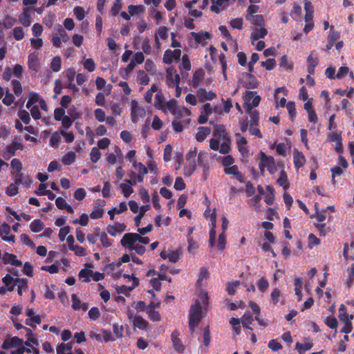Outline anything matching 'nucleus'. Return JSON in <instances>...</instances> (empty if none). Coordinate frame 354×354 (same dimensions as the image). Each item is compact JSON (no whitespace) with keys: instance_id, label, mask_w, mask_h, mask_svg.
Segmentation results:
<instances>
[{"instance_id":"39448f33","label":"nucleus","mask_w":354,"mask_h":354,"mask_svg":"<svg viewBox=\"0 0 354 354\" xmlns=\"http://www.w3.org/2000/svg\"><path fill=\"white\" fill-rule=\"evenodd\" d=\"M69 37L67 32L60 25L55 28V32L51 39L53 46L60 48L62 43H66Z\"/></svg>"},{"instance_id":"20e7f679","label":"nucleus","mask_w":354,"mask_h":354,"mask_svg":"<svg viewBox=\"0 0 354 354\" xmlns=\"http://www.w3.org/2000/svg\"><path fill=\"white\" fill-rule=\"evenodd\" d=\"M133 167L135 169V171L130 170L128 172L129 178L126 180H129L133 184L142 183L145 175L147 174V168L140 162H133Z\"/></svg>"},{"instance_id":"4d7b16f0","label":"nucleus","mask_w":354,"mask_h":354,"mask_svg":"<svg viewBox=\"0 0 354 354\" xmlns=\"http://www.w3.org/2000/svg\"><path fill=\"white\" fill-rule=\"evenodd\" d=\"M166 111H163L165 113H171L175 115L177 112V104L176 100H171L165 104Z\"/></svg>"},{"instance_id":"6e6552de","label":"nucleus","mask_w":354,"mask_h":354,"mask_svg":"<svg viewBox=\"0 0 354 354\" xmlns=\"http://www.w3.org/2000/svg\"><path fill=\"white\" fill-rule=\"evenodd\" d=\"M258 159L263 162L270 174H274L277 171L276 162L272 156H267L264 152L260 151Z\"/></svg>"},{"instance_id":"7c9ffc66","label":"nucleus","mask_w":354,"mask_h":354,"mask_svg":"<svg viewBox=\"0 0 354 354\" xmlns=\"http://www.w3.org/2000/svg\"><path fill=\"white\" fill-rule=\"evenodd\" d=\"M255 93H256L255 91H247L245 95V102L243 104V107L245 109V112L249 115L251 113H252V111H254V110H252V108L254 106L252 105H251L250 101H251L252 98L253 97V95Z\"/></svg>"},{"instance_id":"c9c22d12","label":"nucleus","mask_w":354,"mask_h":354,"mask_svg":"<svg viewBox=\"0 0 354 354\" xmlns=\"http://www.w3.org/2000/svg\"><path fill=\"white\" fill-rule=\"evenodd\" d=\"M15 286H17V292L19 295H22L23 292H26L28 289V281L24 278H16Z\"/></svg>"},{"instance_id":"2f4dec72","label":"nucleus","mask_w":354,"mask_h":354,"mask_svg":"<svg viewBox=\"0 0 354 354\" xmlns=\"http://www.w3.org/2000/svg\"><path fill=\"white\" fill-rule=\"evenodd\" d=\"M304 10L306 12L304 17L306 23L313 22L314 8L310 1H306L305 2Z\"/></svg>"},{"instance_id":"37998d69","label":"nucleus","mask_w":354,"mask_h":354,"mask_svg":"<svg viewBox=\"0 0 354 354\" xmlns=\"http://www.w3.org/2000/svg\"><path fill=\"white\" fill-rule=\"evenodd\" d=\"M76 160V154L73 151H68L62 157V162L64 165H71Z\"/></svg>"},{"instance_id":"a19ab883","label":"nucleus","mask_w":354,"mask_h":354,"mask_svg":"<svg viewBox=\"0 0 354 354\" xmlns=\"http://www.w3.org/2000/svg\"><path fill=\"white\" fill-rule=\"evenodd\" d=\"M72 344L73 342L69 343H61L57 347V354H74L72 353Z\"/></svg>"},{"instance_id":"bb28decb","label":"nucleus","mask_w":354,"mask_h":354,"mask_svg":"<svg viewBox=\"0 0 354 354\" xmlns=\"http://www.w3.org/2000/svg\"><path fill=\"white\" fill-rule=\"evenodd\" d=\"M15 177V182L18 185H22L25 187H30L32 183V179L30 176L26 175L23 173L13 174Z\"/></svg>"},{"instance_id":"c756f323","label":"nucleus","mask_w":354,"mask_h":354,"mask_svg":"<svg viewBox=\"0 0 354 354\" xmlns=\"http://www.w3.org/2000/svg\"><path fill=\"white\" fill-rule=\"evenodd\" d=\"M160 257L164 260H168V263H175L177 261V252L174 250H163Z\"/></svg>"},{"instance_id":"b1692460","label":"nucleus","mask_w":354,"mask_h":354,"mask_svg":"<svg viewBox=\"0 0 354 354\" xmlns=\"http://www.w3.org/2000/svg\"><path fill=\"white\" fill-rule=\"evenodd\" d=\"M293 162L297 169L302 167L306 163V158L302 152L295 149L293 151Z\"/></svg>"},{"instance_id":"13d9d810","label":"nucleus","mask_w":354,"mask_h":354,"mask_svg":"<svg viewBox=\"0 0 354 354\" xmlns=\"http://www.w3.org/2000/svg\"><path fill=\"white\" fill-rule=\"evenodd\" d=\"M19 190V185L15 183H10L6 189V194L9 196H14L17 194Z\"/></svg>"},{"instance_id":"ddd939ff","label":"nucleus","mask_w":354,"mask_h":354,"mask_svg":"<svg viewBox=\"0 0 354 354\" xmlns=\"http://www.w3.org/2000/svg\"><path fill=\"white\" fill-rule=\"evenodd\" d=\"M160 301H152L146 309L149 318L153 322H158L160 320V315L158 310H157L160 308Z\"/></svg>"},{"instance_id":"0e129e2a","label":"nucleus","mask_w":354,"mask_h":354,"mask_svg":"<svg viewBox=\"0 0 354 354\" xmlns=\"http://www.w3.org/2000/svg\"><path fill=\"white\" fill-rule=\"evenodd\" d=\"M286 108L290 119L293 122L297 115L295 103L293 101L288 102L286 104Z\"/></svg>"},{"instance_id":"680f3d73","label":"nucleus","mask_w":354,"mask_h":354,"mask_svg":"<svg viewBox=\"0 0 354 354\" xmlns=\"http://www.w3.org/2000/svg\"><path fill=\"white\" fill-rule=\"evenodd\" d=\"M313 347V344L311 343H306L301 344L297 342L295 345L296 349H297L299 354H304L305 352L310 350Z\"/></svg>"},{"instance_id":"a18cd8bd","label":"nucleus","mask_w":354,"mask_h":354,"mask_svg":"<svg viewBox=\"0 0 354 354\" xmlns=\"http://www.w3.org/2000/svg\"><path fill=\"white\" fill-rule=\"evenodd\" d=\"M110 108L114 116H119L124 109V104L122 102H111Z\"/></svg>"},{"instance_id":"49530a36","label":"nucleus","mask_w":354,"mask_h":354,"mask_svg":"<svg viewBox=\"0 0 354 354\" xmlns=\"http://www.w3.org/2000/svg\"><path fill=\"white\" fill-rule=\"evenodd\" d=\"M81 64L84 68L90 73L93 72L96 68V65L94 60L91 58H84Z\"/></svg>"},{"instance_id":"f3484780","label":"nucleus","mask_w":354,"mask_h":354,"mask_svg":"<svg viewBox=\"0 0 354 354\" xmlns=\"http://www.w3.org/2000/svg\"><path fill=\"white\" fill-rule=\"evenodd\" d=\"M180 73L182 75V78L185 79L189 76L188 72L191 70V62L189 60V56L187 54H184L181 58V64L178 66Z\"/></svg>"},{"instance_id":"412c9836","label":"nucleus","mask_w":354,"mask_h":354,"mask_svg":"<svg viewBox=\"0 0 354 354\" xmlns=\"http://www.w3.org/2000/svg\"><path fill=\"white\" fill-rule=\"evenodd\" d=\"M190 35L194 39L196 44L205 45L207 42V41L210 39V35L207 32H191Z\"/></svg>"},{"instance_id":"7ed1b4c3","label":"nucleus","mask_w":354,"mask_h":354,"mask_svg":"<svg viewBox=\"0 0 354 354\" xmlns=\"http://www.w3.org/2000/svg\"><path fill=\"white\" fill-rule=\"evenodd\" d=\"M203 319V309L198 300L192 305L189 310V327L191 333L199 325Z\"/></svg>"},{"instance_id":"393cba45","label":"nucleus","mask_w":354,"mask_h":354,"mask_svg":"<svg viewBox=\"0 0 354 354\" xmlns=\"http://www.w3.org/2000/svg\"><path fill=\"white\" fill-rule=\"evenodd\" d=\"M31 8L30 7H24L23 12L19 16V21L21 24L25 27H28L31 24L30 12Z\"/></svg>"},{"instance_id":"69168bd1","label":"nucleus","mask_w":354,"mask_h":354,"mask_svg":"<svg viewBox=\"0 0 354 354\" xmlns=\"http://www.w3.org/2000/svg\"><path fill=\"white\" fill-rule=\"evenodd\" d=\"M138 82L142 85H147L149 82V77L144 71H139L138 73Z\"/></svg>"},{"instance_id":"ea45409f","label":"nucleus","mask_w":354,"mask_h":354,"mask_svg":"<svg viewBox=\"0 0 354 354\" xmlns=\"http://www.w3.org/2000/svg\"><path fill=\"white\" fill-rule=\"evenodd\" d=\"M210 128L207 127H200L196 133V138L198 142H203L210 134Z\"/></svg>"},{"instance_id":"f8f14e48","label":"nucleus","mask_w":354,"mask_h":354,"mask_svg":"<svg viewBox=\"0 0 354 354\" xmlns=\"http://www.w3.org/2000/svg\"><path fill=\"white\" fill-rule=\"evenodd\" d=\"M127 317L134 327L139 329H145L147 327V322L142 317L134 315L129 308H127Z\"/></svg>"},{"instance_id":"cd10ccee","label":"nucleus","mask_w":354,"mask_h":354,"mask_svg":"<svg viewBox=\"0 0 354 354\" xmlns=\"http://www.w3.org/2000/svg\"><path fill=\"white\" fill-rule=\"evenodd\" d=\"M236 0H216L215 3H213L210 8L211 10L216 14L221 12V9L219 7L221 6H228L232 5Z\"/></svg>"},{"instance_id":"6ab92c4d","label":"nucleus","mask_w":354,"mask_h":354,"mask_svg":"<svg viewBox=\"0 0 354 354\" xmlns=\"http://www.w3.org/2000/svg\"><path fill=\"white\" fill-rule=\"evenodd\" d=\"M28 318L26 320V324L32 328L36 327V324L41 323V318L39 315H35L34 310L32 308H28L26 312Z\"/></svg>"},{"instance_id":"aec40b11","label":"nucleus","mask_w":354,"mask_h":354,"mask_svg":"<svg viewBox=\"0 0 354 354\" xmlns=\"http://www.w3.org/2000/svg\"><path fill=\"white\" fill-rule=\"evenodd\" d=\"M0 236L5 241L15 242V236L10 234V227L7 223H3L0 225Z\"/></svg>"},{"instance_id":"f03ea898","label":"nucleus","mask_w":354,"mask_h":354,"mask_svg":"<svg viewBox=\"0 0 354 354\" xmlns=\"http://www.w3.org/2000/svg\"><path fill=\"white\" fill-rule=\"evenodd\" d=\"M149 243V239L142 236L138 233H127L120 241L121 245L129 250H135L137 254L141 255L145 252V248L141 244L147 245Z\"/></svg>"},{"instance_id":"09e8293b","label":"nucleus","mask_w":354,"mask_h":354,"mask_svg":"<svg viewBox=\"0 0 354 354\" xmlns=\"http://www.w3.org/2000/svg\"><path fill=\"white\" fill-rule=\"evenodd\" d=\"M130 260V255L125 254L121 258H120L118 261L112 263L111 264L109 265L108 268H111L114 270L116 268H119L122 266V263H128Z\"/></svg>"},{"instance_id":"a878e982","label":"nucleus","mask_w":354,"mask_h":354,"mask_svg":"<svg viewBox=\"0 0 354 354\" xmlns=\"http://www.w3.org/2000/svg\"><path fill=\"white\" fill-rule=\"evenodd\" d=\"M72 308L75 310H83L86 311L88 308V305L84 302H82L76 295L73 294L71 296Z\"/></svg>"},{"instance_id":"9b49d317","label":"nucleus","mask_w":354,"mask_h":354,"mask_svg":"<svg viewBox=\"0 0 354 354\" xmlns=\"http://www.w3.org/2000/svg\"><path fill=\"white\" fill-rule=\"evenodd\" d=\"M37 103L43 111H47L48 106L45 100L38 93L35 92H30L28 95V100L26 104V107L30 109L33 106H36L35 104Z\"/></svg>"},{"instance_id":"c85d7f7f","label":"nucleus","mask_w":354,"mask_h":354,"mask_svg":"<svg viewBox=\"0 0 354 354\" xmlns=\"http://www.w3.org/2000/svg\"><path fill=\"white\" fill-rule=\"evenodd\" d=\"M55 205L59 209L66 210L69 214L74 213V209L62 197H58L55 199Z\"/></svg>"},{"instance_id":"3c124183","label":"nucleus","mask_w":354,"mask_h":354,"mask_svg":"<svg viewBox=\"0 0 354 354\" xmlns=\"http://www.w3.org/2000/svg\"><path fill=\"white\" fill-rule=\"evenodd\" d=\"M92 272H93V270L91 269H88V268L82 269L79 272L78 277H79L80 280H81L82 282H89L91 281Z\"/></svg>"},{"instance_id":"4be33fe9","label":"nucleus","mask_w":354,"mask_h":354,"mask_svg":"<svg viewBox=\"0 0 354 354\" xmlns=\"http://www.w3.org/2000/svg\"><path fill=\"white\" fill-rule=\"evenodd\" d=\"M126 228L127 225L125 224L116 223L113 225H109L106 227V231L110 235L115 236L118 234L124 232L126 230Z\"/></svg>"},{"instance_id":"72a5a7b5","label":"nucleus","mask_w":354,"mask_h":354,"mask_svg":"<svg viewBox=\"0 0 354 354\" xmlns=\"http://www.w3.org/2000/svg\"><path fill=\"white\" fill-rule=\"evenodd\" d=\"M198 97L201 100H212L216 97V94L212 91H207L205 88H200L197 91Z\"/></svg>"},{"instance_id":"6e6d98bb","label":"nucleus","mask_w":354,"mask_h":354,"mask_svg":"<svg viewBox=\"0 0 354 354\" xmlns=\"http://www.w3.org/2000/svg\"><path fill=\"white\" fill-rule=\"evenodd\" d=\"M44 227V223L39 220H35L30 224V229L33 232H39L41 231Z\"/></svg>"},{"instance_id":"423d86ee","label":"nucleus","mask_w":354,"mask_h":354,"mask_svg":"<svg viewBox=\"0 0 354 354\" xmlns=\"http://www.w3.org/2000/svg\"><path fill=\"white\" fill-rule=\"evenodd\" d=\"M147 276L151 277L149 281V285L156 291H159L161 288V281L170 279H167V276L164 273H158L154 270H149Z\"/></svg>"},{"instance_id":"603ef678","label":"nucleus","mask_w":354,"mask_h":354,"mask_svg":"<svg viewBox=\"0 0 354 354\" xmlns=\"http://www.w3.org/2000/svg\"><path fill=\"white\" fill-rule=\"evenodd\" d=\"M211 220L212 221L213 227L209 231V246L210 248H213L215 244L216 240V230H215V225H216V216H213L212 215Z\"/></svg>"},{"instance_id":"de8ad7c7","label":"nucleus","mask_w":354,"mask_h":354,"mask_svg":"<svg viewBox=\"0 0 354 354\" xmlns=\"http://www.w3.org/2000/svg\"><path fill=\"white\" fill-rule=\"evenodd\" d=\"M145 10V7L142 5H130L128 6V11L131 16L143 14Z\"/></svg>"},{"instance_id":"1a4fd4ad","label":"nucleus","mask_w":354,"mask_h":354,"mask_svg":"<svg viewBox=\"0 0 354 354\" xmlns=\"http://www.w3.org/2000/svg\"><path fill=\"white\" fill-rule=\"evenodd\" d=\"M123 277L127 278L130 281H132L131 286H120L116 288V291L118 294H123L127 297H129L131 295V292L139 285V279L138 278L130 276L129 274H123Z\"/></svg>"},{"instance_id":"58836bf2","label":"nucleus","mask_w":354,"mask_h":354,"mask_svg":"<svg viewBox=\"0 0 354 354\" xmlns=\"http://www.w3.org/2000/svg\"><path fill=\"white\" fill-rule=\"evenodd\" d=\"M245 18L254 26L261 27L264 25V19L262 15H246Z\"/></svg>"},{"instance_id":"e2e57ef3","label":"nucleus","mask_w":354,"mask_h":354,"mask_svg":"<svg viewBox=\"0 0 354 354\" xmlns=\"http://www.w3.org/2000/svg\"><path fill=\"white\" fill-rule=\"evenodd\" d=\"M61 135L62 134L60 133V129L59 130V131H55L51 135V137L50 139V145L51 147H57V145L61 140Z\"/></svg>"},{"instance_id":"052dcab7","label":"nucleus","mask_w":354,"mask_h":354,"mask_svg":"<svg viewBox=\"0 0 354 354\" xmlns=\"http://www.w3.org/2000/svg\"><path fill=\"white\" fill-rule=\"evenodd\" d=\"M261 196L255 195L252 198H251L249 201V205L251 207H253L257 211H261Z\"/></svg>"},{"instance_id":"864d4df0","label":"nucleus","mask_w":354,"mask_h":354,"mask_svg":"<svg viewBox=\"0 0 354 354\" xmlns=\"http://www.w3.org/2000/svg\"><path fill=\"white\" fill-rule=\"evenodd\" d=\"M288 181V176L286 171L283 169H282L281 171V176L277 179V183L279 186L282 187L285 189H287L289 187V184Z\"/></svg>"},{"instance_id":"5701e85b","label":"nucleus","mask_w":354,"mask_h":354,"mask_svg":"<svg viewBox=\"0 0 354 354\" xmlns=\"http://www.w3.org/2000/svg\"><path fill=\"white\" fill-rule=\"evenodd\" d=\"M136 184L129 180H124L123 183L119 184V187L122 191V194L125 198H129L134 192L133 186Z\"/></svg>"},{"instance_id":"338daca9","label":"nucleus","mask_w":354,"mask_h":354,"mask_svg":"<svg viewBox=\"0 0 354 354\" xmlns=\"http://www.w3.org/2000/svg\"><path fill=\"white\" fill-rule=\"evenodd\" d=\"M104 214V209L102 207L96 206L93 208V211L90 214V217L92 219H97L102 217Z\"/></svg>"},{"instance_id":"c03bdc74","label":"nucleus","mask_w":354,"mask_h":354,"mask_svg":"<svg viewBox=\"0 0 354 354\" xmlns=\"http://www.w3.org/2000/svg\"><path fill=\"white\" fill-rule=\"evenodd\" d=\"M3 283L5 284L6 288L10 292L13 291L15 287V279L10 274H6L2 279Z\"/></svg>"},{"instance_id":"4468645a","label":"nucleus","mask_w":354,"mask_h":354,"mask_svg":"<svg viewBox=\"0 0 354 354\" xmlns=\"http://www.w3.org/2000/svg\"><path fill=\"white\" fill-rule=\"evenodd\" d=\"M23 145L20 142L17 140L12 141V142L7 146L3 151L2 156L6 160H8L11 156L15 154V152L19 149H22Z\"/></svg>"},{"instance_id":"9d476101","label":"nucleus","mask_w":354,"mask_h":354,"mask_svg":"<svg viewBox=\"0 0 354 354\" xmlns=\"http://www.w3.org/2000/svg\"><path fill=\"white\" fill-rule=\"evenodd\" d=\"M197 152L196 149L190 150L186 155L185 170L187 176H191L196 167Z\"/></svg>"},{"instance_id":"dca6fc26","label":"nucleus","mask_w":354,"mask_h":354,"mask_svg":"<svg viewBox=\"0 0 354 354\" xmlns=\"http://www.w3.org/2000/svg\"><path fill=\"white\" fill-rule=\"evenodd\" d=\"M28 66L30 70L38 72L41 64L39 59V55L37 52L30 53L28 57Z\"/></svg>"},{"instance_id":"5fc2aeb1","label":"nucleus","mask_w":354,"mask_h":354,"mask_svg":"<svg viewBox=\"0 0 354 354\" xmlns=\"http://www.w3.org/2000/svg\"><path fill=\"white\" fill-rule=\"evenodd\" d=\"M343 315L340 314L339 315V319L342 321H344V327L341 329V333H345V334H348L350 333L352 330H353V325H352V323L350 320L348 319H346L345 318L343 317Z\"/></svg>"},{"instance_id":"0eeeda50","label":"nucleus","mask_w":354,"mask_h":354,"mask_svg":"<svg viewBox=\"0 0 354 354\" xmlns=\"http://www.w3.org/2000/svg\"><path fill=\"white\" fill-rule=\"evenodd\" d=\"M145 109L140 105L136 100L131 101V120L133 123H137L140 118L145 116Z\"/></svg>"},{"instance_id":"bf43d9fd","label":"nucleus","mask_w":354,"mask_h":354,"mask_svg":"<svg viewBox=\"0 0 354 354\" xmlns=\"http://www.w3.org/2000/svg\"><path fill=\"white\" fill-rule=\"evenodd\" d=\"M62 66V59L59 56L55 57L50 63V68L53 72H58L60 71Z\"/></svg>"},{"instance_id":"a211bd4d","label":"nucleus","mask_w":354,"mask_h":354,"mask_svg":"<svg viewBox=\"0 0 354 354\" xmlns=\"http://www.w3.org/2000/svg\"><path fill=\"white\" fill-rule=\"evenodd\" d=\"M3 263L5 265L10 264L15 267H21L22 262L13 254L5 252L2 257Z\"/></svg>"},{"instance_id":"4c0bfd02","label":"nucleus","mask_w":354,"mask_h":354,"mask_svg":"<svg viewBox=\"0 0 354 354\" xmlns=\"http://www.w3.org/2000/svg\"><path fill=\"white\" fill-rule=\"evenodd\" d=\"M168 28L166 27H160L158 28L156 34V44L158 48L160 47V43L159 41V39L165 40L168 37Z\"/></svg>"},{"instance_id":"79ce46f5","label":"nucleus","mask_w":354,"mask_h":354,"mask_svg":"<svg viewBox=\"0 0 354 354\" xmlns=\"http://www.w3.org/2000/svg\"><path fill=\"white\" fill-rule=\"evenodd\" d=\"M154 106L159 109L166 111L165 104L164 102V96L162 93L158 90V92H156V95L155 97Z\"/></svg>"},{"instance_id":"8fccbe9b","label":"nucleus","mask_w":354,"mask_h":354,"mask_svg":"<svg viewBox=\"0 0 354 354\" xmlns=\"http://www.w3.org/2000/svg\"><path fill=\"white\" fill-rule=\"evenodd\" d=\"M209 277V272L208 269L206 267H203L200 270V273L198 275V278L196 281V286L201 287L202 286V282L204 279H207Z\"/></svg>"},{"instance_id":"473e14b6","label":"nucleus","mask_w":354,"mask_h":354,"mask_svg":"<svg viewBox=\"0 0 354 354\" xmlns=\"http://www.w3.org/2000/svg\"><path fill=\"white\" fill-rule=\"evenodd\" d=\"M4 346L6 348L12 347V348H18L24 346V342L22 339L18 337H13L10 339H7L4 342Z\"/></svg>"},{"instance_id":"774afa93","label":"nucleus","mask_w":354,"mask_h":354,"mask_svg":"<svg viewBox=\"0 0 354 354\" xmlns=\"http://www.w3.org/2000/svg\"><path fill=\"white\" fill-rule=\"evenodd\" d=\"M17 19L11 16H6L3 21H1V24H3V28L6 29H9L12 28L16 23Z\"/></svg>"},{"instance_id":"f704fd0d","label":"nucleus","mask_w":354,"mask_h":354,"mask_svg":"<svg viewBox=\"0 0 354 354\" xmlns=\"http://www.w3.org/2000/svg\"><path fill=\"white\" fill-rule=\"evenodd\" d=\"M268 34V30L263 28L261 27L259 29L256 28L254 30H253L251 33V40L252 43L254 44V42L257 40H258L260 38H264Z\"/></svg>"},{"instance_id":"e433bc0d","label":"nucleus","mask_w":354,"mask_h":354,"mask_svg":"<svg viewBox=\"0 0 354 354\" xmlns=\"http://www.w3.org/2000/svg\"><path fill=\"white\" fill-rule=\"evenodd\" d=\"M98 239L100 243L99 245L103 248H110L112 245L113 241L109 238L106 232L100 230Z\"/></svg>"},{"instance_id":"f257e3e1","label":"nucleus","mask_w":354,"mask_h":354,"mask_svg":"<svg viewBox=\"0 0 354 354\" xmlns=\"http://www.w3.org/2000/svg\"><path fill=\"white\" fill-rule=\"evenodd\" d=\"M166 67V83L170 88H175L177 93V71L173 63H177V50H167L163 56Z\"/></svg>"},{"instance_id":"2eb2a0df","label":"nucleus","mask_w":354,"mask_h":354,"mask_svg":"<svg viewBox=\"0 0 354 354\" xmlns=\"http://www.w3.org/2000/svg\"><path fill=\"white\" fill-rule=\"evenodd\" d=\"M242 78L243 85L247 89L255 88L259 85L257 78L251 73H243Z\"/></svg>"}]
</instances>
